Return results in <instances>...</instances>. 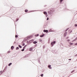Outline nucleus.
<instances>
[{
  "label": "nucleus",
  "mask_w": 77,
  "mask_h": 77,
  "mask_svg": "<svg viewBox=\"0 0 77 77\" xmlns=\"http://www.w3.org/2000/svg\"><path fill=\"white\" fill-rule=\"evenodd\" d=\"M32 40H30L29 41V42H31V41H32Z\"/></svg>",
  "instance_id": "nucleus-28"
},
{
  "label": "nucleus",
  "mask_w": 77,
  "mask_h": 77,
  "mask_svg": "<svg viewBox=\"0 0 77 77\" xmlns=\"http://www.w3.org/2000/svg\"><path fill=\"white\" fill-rule=\"evenodd\" d=\"M44 14H45V15H47V12H44Z\"/></svg>",
  "instance_id": "nucleus-11"
},
{
  "label": "nucleus",
  "mask_w": 77,
  "mask_h": 77,
  "mask_svg": "<svg viewBox=\"0 0 77 77\" xmlns=\"http://www.w3.org/2000/svg\"><path fill=\"white\" fill-rule=\"evenodd\" d=\"M39 36V34H36V35H35V36Z\"/></svg>",
  "instance_id": "nucleus-14"
},
{
  "label": "nucleus",
  "mask_w": 77,
  "mask_h": 77,
  "mask_svg": "<svg viewBox=\"0 0 77 77\" xmlns=\"http://www.w3.org/2000/svg\"><path fill=\"white\" fill-rule=\"evenodd\" d=\"M44 32H46V33H48V30H46L45 29L43 30Z\"/></svg>",
  "instance_id": "nucleus-4"
},
{
  "label": "nucleus",
  "mask_w": 77,
  "mask_h": 77,
  "mask_svg": "<svg viewBox=\"0 0 77 77\" xmlns=\"http://www.w3.org/2000/svg\"><path fill=\"white\" fill-rule=\"evenodd\" d=\"M16 50H19V47H17L16 48Z\"/></svg>",
  "instance_id": "nucleus-16"
},
{
  "label": "nucleus",
  "mask_w": 77,
  "mask_h": 77,
  "mask_svg": "<svg viewBox=\"0 0 77 77\" xmlns=\"http://www.w3.org/2000/svg\"><path fill=\"white\" fill-rule=\"evenodd\" d=\"M72 32V30H71L70 32H69V33H71Z\"/></svg>",
  "instance_id": "nucleus-26"
},
{
  "label": "nucleus",
  "mask_w": 77,
  "mask_h": 77,
  "mask_svg": "<svg viewBox=\"0 0 77 77\" xmlns=\"http://www.w3.org/2000/svg\"><path fill=\"white\" fill-rule=\"evenodd\" d=\"M44 35H45V34H43L42 35L40 36V37H41V38H42V37H44Z\"/></svg>",
  "instance_id": "nucleus-5"
},
{
  "label": "nucleus",
  "mask_w": 77,
  "mask_h": 77,
  "mask_svg": "<svg viewBox=\"0 0 77 77\" xmlns=\"http://www.w3.org/2000/svg\"><path fill=\"white\" fill-rule=\"evenodd\" d=\"M39 41L41 42H42V39H40Z\"/></svg>",
  "instance_id": "nucleus-15"
},
{
  "label": "nucleus",
  "mask_w": 77,
  "mask_h": 77,
  "mask_svg": "<svg viewBox=\"0 0 77 77\" xmlns=\"http://www.w3.org/2000/svg\"><path fill=\"white\" fill-rule=\"evenodd\" d=\"M69 60H71V59H69Z\"/></svg>",
  "instance_id": "nucleus-33"
},
{
  "label": "nucleus",
  "mask_w": 77,
  "mask_h": 77,
  "mask_svg": "<svg viewBox=\"0 0 77 77\" xmlns=\"http://www.w3.org/2000/svg\"><path fill=\"white\" fill-rule=\"evenodd\" d=\"M51 29H50V31H51Z\"/></svg>",
  "instance_id": "nucleus-41"
},
{
  "label": "nucleus",
  "mask_w": 77,
  "mask_h": 77,
  "mask_svg": "<svg viewBox=\"0 0 77 77\" xmlns=\"http://www.w3.org/2000/svg\"><path fill=\"white\" fill-rule=\"evenodd\" d=\"M56 43V41H54L53 42H52L51 43V45L52 47H53L54 45L53 44H55Z\"/></svg>",
  "instance_id": "nucleus-1"
},
{
  "label": "nucleus",
  "mask_w": 77,
  "mask_h": 77,
  "mask_svg": "<svg viewBox=\"0 0 77 77\" xmlns=\"http://www.w3.org/2000/svg\"><path fill=\"white\" fill-rule=\"evenodd\" d=\"M0 72H2V71H1Z\"/></svg>",
  "instance_id": "nucleus-43"
},
{
  "label": "nucleus",
  "mask_w": 77,
  "mask_h": 77,
  "mask_svg": "<svg viewBox=\"0 0 77 77\" xmlns=\"http://www.w3.org/2000/svg\"><path fill=\"white\" fill-rule=\"evenodd\" d=\"M25 47H24L23 48V49H24V48H25Z\"/></svg>",
  "instance_id": "nucleus-36"
},
{
  "label": "nucleus",
  "mask_w": 77,
  "mask_h": 77,
  "mask_svg": "<svg viewBox=\"0 0 77 77\" xmlns=\"http://www.w3.org/2000/svg\"><path fill=\"white\" fill-rule=\"evenodd\" d=\"M70 45H72V44H73V43H70Z\"/></svg>",
  "instance_id": "nucleus-21"
},
{
  "label": "nucleus",
  "mask_w": 77,
  "mask_h": 77,
  "mask_svg": "<svg viewBox=\"0 0 77 77\" xmlns=\"http://www.w3.org/2000/svg\"><path fill=\"white\" fill-rule=\"evenodd\" d=\"M33 49V48L32 47L30 48L29 49V51H32L33 50V49Z\"/></svg>",
  "instance_id": "nucleus-3"
},
{
  "label": "nucleus",
  "mask_w": 77,
  "mask_h": 77,
  "mask_svg": "<svg viewBox=\"0 0 77 77\" xmlns=\"http://www.w3.org/2000/svg\"><path fill=\"white\" fill-rule=\"evenodd\" d=\"M75 27H77V24H75Z\"/></svg>",
  "instance_id": "nucleus-27"
},
{
  "label": "nucleus",
  "mask_w": 77,
  "mask_h": 77,
  "mask_svg": "<svg viewBox=\"0 0 77 77\" xmlns=\"http://www.w3.org/2000/svg\"><path fill=\"white\" fill-rule=\"evenodd\" d=\"M27 47V45H26L24 46L25 47Z\"/></svg>",
  "instance_id": "nucleus-32"
},
{
  "label": "nucleus",
  "mask_w": 77,
  "mask_h": 77,
  "mask_svg": "<svg viewBox=\"0 0 77 77\" xmlns=\"http://www.w3.org/2000/svg\"><path fill=\"white\" fill-rule=\"evenodd\" d=\"M75 70H74L73 71H72L71 72V73H72V72H74V71H75Z\"/></svg>",
  "instance_id": "nucleus-25"
},
{
  "label": "nucleus",
  "mask_w": 77,
  "mask_h": 77,
  "mask_svg": "<svg viewBox=\"0 0 77 77\" xmlns=\"http://www.w3.org/2000/svg\"><path fill=\"white\" fill-rule=\"evenodd\" d=\"M37 42L36 41H34L33 42V44H37Z\"/></svg>",
  "instance_id": "nucleus-8"
},
{
  "label": "nucleus",
  "mask_w": 77,
  "mask_h": 77,
  "mask_svg": "<svg viewBox=\"0 0 77 77\" xmlns=\"http://www.w3.org/2000/svg\"><path fill=\"white\" fill-rule=\"evenodd\" d=\"M17 37H18V35H16L15 38H17Z\"/></svg>",
  "instance_id": "nucleus-19"
},
{
  "label": "nucleus",
  "mask_w": 77,
  "mask_h": 77,
  "mask_svg": "<svg viewBox=\"0 0 77 77\" xmlns=\"http://www.w3.org/2000/svg\"><path fill=\"white\" fill-rule=\"evenodd\" d=\"M22 51H24V49H23L21 50Z\"/></svg>",
  "instance_id": "nucleus-17"
},
{
  "label": "nucleus",
  "mask_w": 77,
  "mask_h": 77,
  "mask_svg": "<svg viewBox=\"0 0 77 77\" xmlns=\"http://www.w3.org/2000/svg\"><path fill=\"white\" fill-rule=\"evenodd\" d=\"M63 1V0H60V3H62V1Z\"/></svg>",
  "instance_id": "nucleus-22"
},
{
  "label": "nucleus",
  "mask_w": 77,
  "mask_h": 77,
  "mask_svg": "<svg viewBox=\"0 0 77 77\" xmlns=\"http://www.w3.org/2000/svg\"><path fill=\"white\" fill-rule=\"evenodd\" d=\"M66 39H68V37H67L66 38Z\"/></svg>",
  "instance_id": "nucleus-34"
},
{
  "label": "nucleus",
  "mask_w": 77,
  "mask_h": 77,
  "mask_svg": "<svg viewBox=\"0 0 77 77\" xmlns=\"http://www.w3.org/2000/svg\"><path fill=\"white\" fill-rule=\"evenodd\" d=\"M77 37H76L75 40H74L73 41H72V42H74V41H75V40H77Z\"/></svg>",
  "instance_id": "nucleus-12"
},
{
  "label": "nucleus",
  "mask_w": 77,
  "mask_h": 77,
  "mask_svg": "<svg viewBox=\"0 0 77 77\" xmlns=\"http://www.w3.org/2000/svg\"><path fill=\"white\" fill-rule=\"evenodd\" d=\"M4 72V70H3V71H2V72Z\"/></svg>",
  "instance_id": "nucleus-39"
},
{
  "label": "nucleus",
  "mask_w": 77,
  "mask_h": 77,
  "mask_svg": "<svg viewBox=\"0 0 77 77\" xmlns=\"http://www.w3.org/2000/svg\"><path fill=\"white\" fill-rule=\"evenodd\" d=\"M44 75V74H42L41 75V77H43V76Z\"/></svg>",
  "instance_id": "nucleus-18"
},
{
  "label": "nucleus",
  "mask_w": 77,
  "mask_h": 77,
  "mask_svg": "<svg viewBox=\"0 0 77 77\" xmlns=\"http://www.w3.org/2000/svg\"><path fill=\"white\" fill-rule=\"evenodd\" d=\"M24 45H25V44H24V43H23V46H24Z\"/></svg>",
  "instance_id": "nucleus-30"
},
{
  "label": "nucleus",
  "mask_w": 77,
  "mask_h": 77,
  "mask_svg": "<svg viewBox=\"0 0 77 77\" xmlns=\"http://www.w3.org/2000/svg\"><path fill=\"white\" fill-rule=\"evenodd\" d=\"M77 56V54H76V55H75L74 56H75V57Z\"/></svg>",
  "instance_id": "nucleus-29"
},
{
  "label": "nucleus",
  "mask_w": 77,
  "mask_h": 77,
  "mask_svg": "<svg viewBox=\"0 0 77 77\" xmlns=\"http://www.w3.org/2000/svg\"><path fill=\"white\" fill-rule=\"evenodd\" d=\"M68 29H67L66 30V31H67V30H68Z\"/></svg>",
  "instance_id": "nucleus-38"
},
{
  "label": "nucleus",
  "mask_w": 77,
  "mask_h": 77,
  "mask_svg": "<svg viewBox=\"0 0 77 77\" xmlns=\"http://www.w3.org/2000/svg\"><path fill=\"white\" fill-rule=\"evenodd\" d=\"M70 41V40L69 39H68L67 40V41H68V42H69Z\"/></svg>",
  "instance_id": "nucleus-24"
},
{
  "label": "nucleus",
  "mask_w": 77,
  "mask_h": 77,
  "mask_svg": "<svg viewBox=\"0 0 77 77\" xmlns=\"http://www.w3.org/2000/svg\"><path fill=\"white\" fill-rule=\"evenodd\" d=\"M77 45V43L75 44V45Z\"/></svg>",
  "instance_id": "nucleus-31"
},
{
  "label": "nucleus",
  "mask_w": 77,
  "mask_h": 77,
  "mask_svg": "<svg viewBox=\"0 0 77 77\" xmlns=\"http://www.w3.org/2000/svg\"><path fill=\"white\" fill-rule=\"evenodd\" d=\"M46 17H47V15H46Z\"/></svg>",
  "instance_id": "nucleus-40"
},
{
  "label": "nucleus",
  "mask_w": 77,
  "mask_h": 77,
  "mask_svg": "<svg viewBox=\"0 0 77 77\" xmlns=\"http://www.w3.org/2000/svg\"><path fill=\"white\" fill-rule=\"evenodd\" d=\"M18 47H19V48H22V46L20 45H19Z\"/></svg>",
  "instance_id": "nucleus-10"
},
{
  "label": "nucleus",
  "mask_w": 77,
  "mask_h": 77,
  "mask_svg": "<svg viewBox=\"0 0 77 77\" xmlns=\"http://www.w3.org/2000/svg\"><path fill=\"white\" fill-rule=\"evenodd\" d=\"M47 20H48V17L47 19Z\"/></svg>",
  "instance_id": "nucleus-35"
},
{
  "label": "nucleus",
  "mask_w": 77,
  "mask_h": 77,
  "mask_svg": "<svg viewBox=\"0 0 77 77\" xmlns=\"http://www.w3.org/2000/svg\"><path fill=\"white\" fill-rule=\"evenodd\" d=\"M66 34H67V32H66L64 34V36L65 37L66 35Z\"/></svg>",
  "instance_id": "nucleus-6"
},
{
  "label": "nucleus",
  "mask_w": 77,
  "mask_h": 77,
  "mask_svg": "<svg viewBox=\"0 0 77 77\" xmlns=\"http://www.w3.org/2000/svg\"><path fill=\"white\" fill-rule=\"evenodd\" d=\"M27 11H28V10H25V12H27Z\"/></svg>",
  "instance_id": "nucleus-20"
},
{
  "label": "nucleus",
  "mask_w": 77,
  "mask_h": 77,
  "mask_svg": "<svg viewBox=\"0 0 77 77\" xmlns=\"http://www.w3.org/2000/svg\"><path fill=\"white\" fill-rule=\"evenodd\" d=\"M1 74H2V73H1V74H0V75H1Z\"/></svg>",
  "instance_id": "nucleus-42"
},
{
  "label": "nucleus",
  "mask_w": 77,
  "mask_h": 77,
  "mask_svg": "<svg viewBox=\"0 0 77 77\" xmlns=\"http://www.w3.org/2000/svg\"><path fill=\"white\" fill-rule=\"evenodd\" d=\"M48 68H49V69H51V68H51V65H49L48 66Z\"/></svg>",
  "instance_id": "nucleus-7"
},
{
  "label": "nucleus",
  "mask_w": 77,
  "mask_h": 77,
  "mask_svg": "<svg viewBox=\"0 0 77 77\" xmlns=\"http://www.w3.org/2000/svg\"><path fill=\"white\" fill-rule=\"evenodd\" d=\"M31 36H28L26 38V40H28L31 38Z\"/></svg>",
  "instance_id": "nucleus-2"
},
{
  "label": "nucleus",
  "mask_w": 77,
  "mask_h": 77,
  "mask_svg": "<svg viewBox=\"0 0 77 77\" xmlns=\"http://www.w3.org/2000/svg\"><path fill=\"white\" fill-rule=\"evenodd\" d=\"M11 50H13L14 48V46H12L11 47Z\"/></svg>",
  "instance_id": "nucleus-9"
},
{
  "label": "nucleus",
  "mask_w": 77,
  "mask_h": 77,
  "mask_svg": "<svg viewBox=\"0 0 77 77\" xmlns=\"http://www.w3.org/2000/svg\"><path fill=\"white\" fill-rule=\"evenodd\" d=\"M8 67V66H6L5 67V68L6 69V68H7Z\"/></svg>",
  "instance_id": "nucleus-23"
},
{
  "label": "nucleus",
  "mask_w": 77,
  "mask_h": 77,
  "mask_svg": "<svg viewBox=\"0 0 77 77\" xmlns=\"http://www.w3.org/2000/svg\"><path fill=\"white\" fill-rule=\"evenodd\" d=\"M12 65V63H11L8 64V66H9L10 65Z\"/></svg>",
  "instance_id": "nucleus-13"
},
{
  "label": "nucleus",
  "mask_w": 77,
  "mask_h": 77,
  "mask_svg": "<svg viewBox=\"0 0 77 77\" xmlns=\"http://www.w3.org/2000/svg\"><path fill=\"white\" fill-rule=\"evenodd\" d=\"M10 51H8V53H10Z\"/></svg>",
  "instance_id": "nucleus-37"
}]
</instances>
